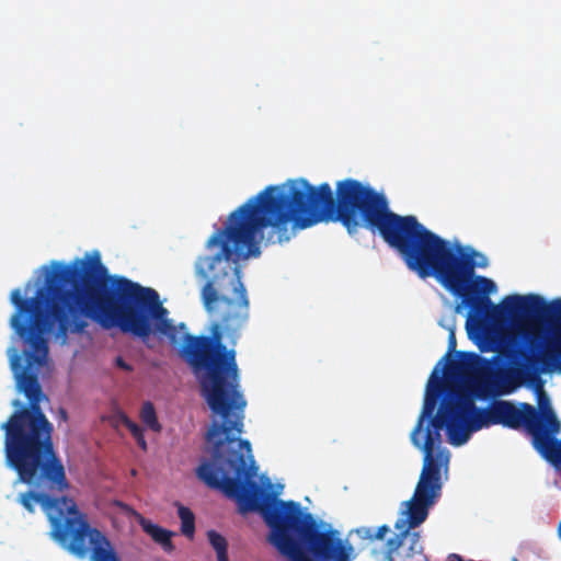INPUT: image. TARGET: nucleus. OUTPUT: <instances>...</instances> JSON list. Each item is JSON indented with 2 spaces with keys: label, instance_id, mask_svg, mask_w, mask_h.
I'll list each match as a JSON object with an SVG mask.
<instances>
[{
  "label": "nucleus",
  "instance_id": "obj_21",
  "mask_svg": "<svg viewBox=\"0 0 561 561\" xmlns=\"http://www.w3.org/2000/svg\"><path fill=\"white\" fill-rule=\"evenodd\" d=\"M401 545H402V539L400 536L392 537V538L388 539V541H387V547L390 552L398 550L401 547Z\"/></svg>",
  "mask_w": 561,
  "mask_h": 561
},
{
  "label": "nucleus",
  "instance_id": "obj_13",
  "mask_svg": "<svg viewBox=\"0 0 561 561\" xmlns=\"http://www.w3.org/2000/svg\"><path fill=\"white\" fill-rule=\"evenodd\" d=\"M207 538L210 546L216 551L217 561H229L227 539L216 530H209L207 533Z\"/></svg>",
  "mask_w": 561,
  "mask_h": 561
},
{
  "label": "nucleus",
  "instance_id": "obj_17",
  "mask_svg": "<svg viewBox=\"0 0 561 561\" xmlns=\"http://www.w3.org/2000/svg\"><path fill=\"white\" fill-rule=\"evenodd\" d=\"M497 359V356H493L491 360H484L483 366L479 370V377L486 383H490L496 376L493 363Z\"/></svg>",
  "mask_w": 561,
  "mask_h": 561
},
{
  "label": "nucleus",
  "instance_id": "obj_19",
  "mask_svg": "<svg viewBox=\"0 0 561 561\" xmlns=\"http://www.w3.org/2000/svg\"><path fill=\"white\" fill-rule=\"evenodd\" d=\"M428 387H434L437 391L443 390V381H442L440 377L438 376L437 366L434 368V370L431 375Z\"/></svg>",
  "mask_w": 561,
  "mask_h": 561
},
{
  "label": "nucleus",
  "instance_id": "obj_16",
  "mask_svg": "<svg viewBox=\"0 0 561 561\" xmlns=\"http://www.w3.org/2000/svg\"><path fill=\"white\" fill-rule=\"evenodd\" d=\"M122 423L129 430L133 437L136 439L137 445L144 450H147V442L144 436V430L127 415L122 416Z\"/></svg>",
  "mask_w": 561,
  "mask_h": 561
},
{
  "label": "nucleus",
  "instance_id": "obj_18",
  "mask_svg": "<svg viewBox=\"0 0 561 561\" xmlns=\"http://www.w3.org/2000/svg\"><path fill=\"white\" fill-rule=\"evenodd\" d=\"M42 495L32 491L25 492L21 494V504L30 513L35 511V503L42 501Z\"/></svg>",
  "mask_w": 561,
  "mask_h": 561
},
{
  "label": "nucleus",
  "instance_id": "obj_1",
  "mask_svg": "<svg viewBox=\"0 0 561 561\" xmlns=\"http://www.w3.org/2000/svg\"><path fill=\"white\" fill-rule=\"evenodd\" d=\"M321 221L341 222L352 236L362 228L377 232L411 272L422 279L434 276L444 287L453 263L450 243L415 216L391 211L387 197L374 187L348 178L336 183L334 197L329 183L313 186L302 178L266 186L208 238L206 249L219 247V251L201 255V300L218 318L208 335L201 334V390L210 396L214 409L247 407L236 352L249 319L239 262L260 254L257 243L266 228H271L267 242L283 243Z\"/></svg>",
  "mask_w": 561,
  "mask_h": 561
},
{
  "label": "nucleus",
  "instance_id": "obj_27",
  "mask_svg": "<svg viewBox=\"0 0 561 561\" xmlns=\"http://www.w3.org/2000/svg\"><path fill=\"white\" fill-rule=\"evenodd\" d=\"M14 407H19L21 403L19 400H14L13 403H12Z\"/></svg>",
  "mask_w": 561,
  "mask_h": 561
},
{
  "label": "nucleus",
  "instance_id": "obj_4",
  "mask_svg": "<svg viewBox=\"0 0 561 561\" xmlns=\"http://www.w3.org/2000/svg\"><path fill=\"white\" fill-rule=\"evenodd\" d=\"M466 403L465 392L450 391L439 405L438 412L433 416L426 428L424 443L419 449L423 450V468L416 483L413 496L405 502L408 527L402 535H407L412 528L420 526L428 516V510L440 497L443 482L442 469L447 470L450 454L446 448H440V430L447 431L448 442L454 446L466 444L473 433L471 419Z\"/></svg>",
  "mask_w": 561,
  "mask_h": 561
},
{
  "label": "nucleus",
  "instance_id": "obj_30",
  "mask_svg": "<svg viewBox=\"0 0 561 561\" xmlns=\"http://www.w3.org/2000/svg\"><path fill=\"white\" fill-rule=\"evenodd\" d=\"M512 561H519L517 558H513Z\"/></svg>",
  "mask_w": 561,
  "mask_h": 561
},
{
  "label": "nucleus",
  "instance_id": "obj_2",
  "mask_svg": "<svg viewBox=\"0 0 561 561\" xmlns=\"http://www.w3.org/2000/svg\"><path fill=\"white\" fill-rule=\"evenodd\" d=\"M221 422L214 421L206 433L210 458L196 468V477L208 488L236 501L239 512L259 513L271 528L268 541L291 561H350L353 550L335 529L319 530L313 516L299 503L277 500L253 480L256 466L251 444L241 439L245 407L228 411L214 409L209 394H203Z\"/></svg>",
  "mask_w": 561,
  "mask_h": 561
},
{
  "label": "nucleus",
  "instance_id": "obj_28",
  "mask_svg": "<svg viewBox=\"0 0 561 561\" xmlns=\"http://www.w3.org/2000/svg\"><path fill=\"white\" fill-rule=\"evenodd\" d=\"M400 527H401V526H400L399 522H397V524H396V528H398V529H399Z\"/></svg>",
  "mask_w": 561,
  "mask_h": 561
},
{
  "label": "nucleus",
  "instance_id": "obj_9",
  "mask_svg": "<svg viewBox=\"0 0 561 561\" xmlns=\"http://www.w3.org/2000/svg\"><path fill=\"white\" fill-rule=\"evenodd\" d=\"M534 367L539 369L538 374H540L541 371L548 373L547 370H543L542 364L540 362H536L534 364ZM515 376L520 381L527 380L531 383H535V382L537 383L536 391H537V399H538V409H537V416L534 420L535 427H541V428L548 427L549 432L560 433L561 422L558 420L557 414L554 413V411L550 404V400L542 389V383L539 378V375H537V379L534 381L529 380L528 378H523L516 374H515Z\"/></svg>",
  "mask_w": 561,
  "mask_h": 561
},
{
  "label": "nucleus",
  "instance_id": "obj_29",
  "mask_svg": "<svg viewBox=\"0 0 561 561\" xmlns=\"http://www.w3.org/2000/svg\"><path fill=\"white\" fill-rule=\"evenodd\" d=\"M131 474H133V476H135V474H136V470H135V469H133V470H131Z\"/></svg>",
  "mask_w": 561,
  "mask_h": 561
},
{
  "label": "nucleus",
  "instance_id": "obj_10",
  "mask_svg": "<svg viewBox=\"0 0 561 561\" xmlns=\"http://www.w3.org/2000/svg\"><path fill=\"white\" fill-rule=\"evenodd\" d=\"M559 433L548 431V427H536L531 433L534 448L552 466L561 467V439L554 438Z\"/></svg>",
  "mask_w": 561,
  "mask_h": 561
},
{
  "label": "nucleus",
  "instance_id": "obj_12",
  "mask_svg": "<svg viewBox=\"0 0 561 561\" xmlns=\"http://www.w3.org/2000/svg\"><path fill=\"white\" fill-rule=\"evenodd\" d=\"M435 404H436V397H433L430 394V392H427L425 400H424L422 413L417 420L415 427L413 428V431L411 433V442L415 447L421 446L420 435L423 431L424 420H425V417L432 415Z\"/></svg>",
  "mask_w": 561,
  "mask_h": 561
},
{
  "label": "nucleus",
  "instance_id": "obj_20",
  "mask_svg": "<svg viewBox=\"0 0 561 561\" xmlns=\"http://www.w3.org/2000/svg\"><path fill=\"white\" fill-rule=\"evenodd\" d=\"M366 531L369 538L382 540L385 535L389 531V527L387 525L378 527L374 536L369 534L370 529H366Z\"/></svg>",
  "mask_w": 561,
  "mask_h": 561
},
{
  "label": "nucleus",
  "instance_id": "obj_23",
  "mask_svg": "<svg viewBox=\"0 0 561 561\" xmlns=\"http://www.w3.org/2000/svg\"><path fill=\"white\" fill-rule=\"evenodd\" d=\"M456 347V337H455V334L454 332H450L449 334V337H448V353L446 356L449 355V353H451Z\"/></svg>",
  "mask_w": 561,
  "mask_h": 561
},
{
  "label": "nucleus",
  "instance_id": "obj_26",
  "mask_svg": "<svg viewBox=\"0 0 561 561\" xmlns=\"http://www.w3.org/2000/svg\"><path fill=\"white\" fill-rule=\"evenodd\" d=\"M558 536L561 539V520H560V524L558 526Z\"/></svg>",
  "mask_w": 561,
  "mask_h": 561
},
{
  "label": "nucleus",
  "instance_id": "obj_8",
  "mask_svg": "<svg viewBox=\"0 0 561 561\" xmlns=\"http://www.w3.org/2000/svg\"><path fill=\"white\" fill-rule=\"evenodd\" d=\"M545 318L550 323V337L538 359L543 370L561 374V299L546 302Z\"/></svg>",
  "mask_w": 561,
  "mask_h": 561
},
{
  "label": "nucleus",
  "instance_id": "obj_15",
  "mask_svg": "<svg viewBox=\"0 0 561 561\" xmlns=\"http://www.w3.org/2000/svg\"><path fill=\"white\" fill-rule=\"evenodd\" d=\"M141 422L151 431L159 433L161 424L158 421L154 405L150 401H146L140 410Z\"/></svg>",
  "mask_w": 561,
  "mask_h": 561
},
{
  "label": "nucleus",
  "instance_id": "obj_6",
  "mask_svg": "<svg viewBox=\"0 0 561 561\" xmlns=\"http://www.w3.org/2000/svg\"><path fill=\"white\" fill-rule=\"evenodd\" d=\"M450 267L447 270L444 288L462 301H479L482 297L495 291V283L481 275H476V267L484 268L488 266V259L484 254L473 249L468 251H458L451 248Z\"/></svg>",
  "mask_w": 561,
  "mask_h": 561
},
{
  "label": "nucleus",
  "instance_id": "obj_22",
  "mask_svg": "<svg viewBox=\"0 0 561 561\" xmlns=\"http://www.w3.org/2000/svg\"><path fill=\"white\" fill-rule=\"evenodd\" d=\"M115 365L122 369V370H125V371H133V366L130 364H128L127 362L124 360V358L122 356H117L115 358Z\"/></svg>",
  "mask_w": 561,
  "mask_h": 561
},
{
  "label": "nucleus",
  "instance_id": "obj_11",
  "mask_svg": "<svg viewBox=\"0 0 561 561\" xmlns=\"http://www.w3.org/2000/svg\"><path fill=\"white\" fill-rule=\"evenodd\" d=\"M115 504L126 513L135 515L142 530L149 535L157 543H159L165 551H171L173 549L171 531L163 529L162 527L153 524L151 520L145 518L126 503L116 501Z\"/></svg>",
  "mask_w": 561,
  "mask_h": 561
},
{
  "label": "nucleus",
  "instance_id": "obj_24",
  "mask_svg": "<svg viewBox=\"0 0 561 561\" xmlns=\"http://www.w3.org/2000/svg\"><path fill=\"white\" fill-rule=\"evenodd\" d=\"M58 417L60 421H64V422H66L68 420V413L64 408H60L58 410Z\"/></svg>",
  "mask_w": 561,
  "mask_h": 561
},
{
  "label": "nucleus",
  "instance_id": "obj_7",
  "mask_svg": "<svg viewBox=\"0 0 561 561\" xmlns=\"http://www.w3.org/2000/svg\"><path fill=\"white\" fill-rule=\"evenodd\" d=\"M466 403L471 419L473 432L488 428L492 425H502L512 430L524 427L528 434L536 430L534 420L537 409L527 402L515 404L507 400H494L486 408H477L471 397L465 393Z\"/></svg>",
  "mask_w": 561,
  "mask_h": 561
},
{
  "label": "nucleus",
  "instance_id": "obj_25",
  "mask_svg": "<svg viewBox=\"0 0 561 561\" xmlns=\"http://www.w3.org/2000/svg\"><path fill=\"white\" fill-rule=\"evenodd\" d=\"M467 356H468L471 360H474V362H477V360H482V358H481L479 355L474 354V353H468V354H467Z\"/></svg>",
  "mask_w": 561,
  "mask_h": 561
},
{
  "label": "nucleus",
  "instance_id": "obj_14",
  "mask_svg": "<svg viewBox=\"0 0 561 561\" xmlns=\"http://www.w3.org/2000/svg\"><path fill=\"white\" fill-rule=\"evenodd\" d=\"M178 513L181 519L182 534L188 538H193L195 533V516L193 512L188 507L179 504Z\"/></svg>",
  "mask_w": 561,
  "mask_h": 561
},
{
  "label": "nucleus",
  "instance_id": "obj_5",
  "mask_svg": "<svg viewBox=\"0 0 561 561\" xmlns=\"http://www.w3.org/2000/svg\"><path fill=\"white\" fill-rule=\"evenodd\" d=\"M50 507H62L68 516H50V537L68 552L79 559L89 557L90 561H121L118 553L104 533L92 527L87 515L68 497L54 499Z\"/></svg>",
  "mask_w": 561,
  "mask_h": 561
},
{
  "label": "nucleus",
  "instance_id": "obj_3",
  "mask_svg": "<svg viewBox=\"0 0 561 561\" xmlns=\"http://www.w3.org/2000/svg\"><path fill=\"white\" fill-rule=\"evenodd\" d=\"M462 304L469 308L466 320L468 335L481 352H497L516 364L514 374L534 381L539 373L534 367L539 354L534 350L539 346L531 319L543 316L546 301L538 295H511L500 306L489 297L479 301L467 300Z\"/></svg>",
  "mask_w": 561,
  "mask_h": 561
}]
</instances>
